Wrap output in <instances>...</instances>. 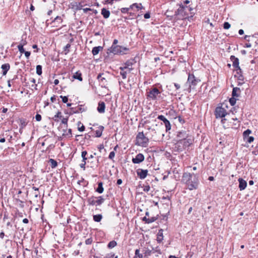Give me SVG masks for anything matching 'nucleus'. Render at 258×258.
Here are the masks:
<instances>
[{
  "instance_id": "f03ea898",
  "label": "nucleus",
  "mask_w": 258,
  "mask_h": 258,
  "mask_svg": "<svg viewBox=\"0 0 258 258\" xmlns=\"http://www.w3.org/2000/svg\"><path fill=\"white\" fill-rule=\"evenodd\" d=\"M200 82V80L196 79L194 75L189 74L186 82V85L188 86L187 89L188 92L190 93L192 89H194L196 86Z\"/></svg>"
},
{
  "instance_id": "bf43d9fd",
  "label": "nucleus",
  "mask_w": 258,
  "mask_h": 258,
  "mask_svg": "<svg viewBox=\"0 0 258 258\" xmlns=\"http://www.w3.org/2000/svg\"><path fill=\"white\" fill-rule=\"evenodd\" d=\"M174 86L175 87L176 89L177 90H178L179 89H180V85H179L178 84H177V83H174Z\"/></svg>"
},
{
  "instance_id": "0eeeda50",
  "label": "nucleus",
  "mask_w": 258,
  "mask_h": 258,
  "mask_svg": "<svg viewBox=\"0 0 258 258\" xmlns=\"http://www.w3.org/2000/svg\"><path fill=\"white\" fill-rule=\"evenodd\" d=\"M192 143V140L191 137H187L184 140H182V141H177V145L180 147V145H182V148L179 149L181 151L183 149H185V148L188 147L190 145H191Z\"/></svg>"
},
{
  "instance_id": "a18cd8bd",
  "label": "nucleus",
  "mask_w": 258,
  "mask_h": 258,
  "mask_svg": "<svg viewBox=\"0 0 258 258\" xmlns=\"http://www.w3.org/2000/svg\"><path fill=\"white\" fill-rule=\"evenodd\" d=\"M81 124V122H78V130L80 132H83L85 130V126L83 124H82L81 126H79L80 124Z\"/></svg>"
},
{
  "instance_id": "69168bd1",
  "label": "nucleus",
  "mask_w": 258,
  "mask_h": 258,
  "mask_svg": "<svg viewBox=\"0 0 258 258\" xmlns=\"http://www.w3.org/2000/svg\"><path fill=\"white\" fill-rule=\"evenodd\" d=\"M97 78H98V80H101V81H102L103 79H104L102 77V76L100 74H99Z\"/></svg>"
},
{
  "instance_id": "6e6552de",
  "label": "nucleus",
  "mask_w": 258,
  "mask_h": 258,
  "mask_svg": "<svg viewBox=\"0 0 258 258\" xmlns=\"http://www.w3.org/2000/svg\"><path fill=\"white\" fill-rule=\"evenodd\" d=\"M188 188L190 190L196 189L198 186V179L196 177V175L194 174L192 177L186 184Z\"/></svg>"
},
{
  "instance_id": "5fc2aeb1",
  "label": "nucleus",
  "mask_w": 258,
  "mask_h": 258,
  "mask_svg": "<svg viewBox=\"0 0 258 258\" xmlns=\"http://www.w3.org/2000/svg\"><path fill=\"white\" fill-rule=\"evenodd\" d=\"M92 240L91 239L88 238L86 240L85 243L86 244H90L92 242Z\"/></svg>"
},
{
  "instance_id": "3c124183",
  "label": "nucleus",
  "mask_w": 258,
  "mask_h": 258,
  "mask_svg": "<svg viewBox=\"0 0 258 258\" xmlns=\"http://www.w3.org/2000/svg\"><path fill=\"white\" fill-rule=\"evenodd\" d=\"M35 119L37 121H40L41 120V116L39 114H37L35 116Z\"/></svg>"
},
{
  "instance_id": "dca6fc26",
  "label": "nucleus",
  "mask_w": 258,
  "mask_h": 258,
  "mask_svg": "<svg viewBox=\"0 0 258 258\" xmlns=\"http://www.w3.org/2000/svg\"><path fill=\"white\" fill-rule=\"evenodd\" d=\"M239 181V188L240 190H244L246 186H247V182L245 180L243 179L242 178H239L238 179Z\"/></svg>"
},
{
  "instance_id": "c9c22d12",
  "label": "nucleus",
  "mask_w": 258,
  "mask_h": 258,
  "mask_svg": "<svg viewBox=\"0 0 258 258\" xmlns=\"http://www.w3.org/2000/svg\"><path fill=\"white\" fill-rule=\"evenodd\" d=\"M71 47V44L68 43L67 44L66 46L63 48V51H64V54H67L70 51L69 48Z\"/></svg>"
},
{
  "instance_id": "f8f14e48",
  "label": "nucleus",
  "mask_w": 258,
  "mask_h": 258,
  "mask_svg": "<svg viewBox=\"0 0 258 258\" xmlns=\"http://www.w3.org/2000/svg\"><path fill=\"white\" fill-rule=\"evenodd\" d=\"M145 157L143 154L139 153L136 155L135 158L132 159V162L134 164H139L144 160Z\"/></svg>"
},
{
  "instance_id": "2eb2a0df",
  "label": "nucleus",
  "mask_w": 258,
  "mask_h": 258,
  "mask_svg": "<svg viewBox=\"0 0 258 258\" xmlns=\"http://www.w3.org/2000/svg\"><path fill=\"white\" fill-rule=\"evenodd\" d=\"M193 175V174H190L189 173H184L182 176V180L186 184L189 180L192 177Z\"/></svg>"
},
{
  "instance_id": "c85d7f7f",
  "label": "nucleus",
  "mask_w": 258,
  "mask_h": 258,
  "mask_svg": "<svg viewBox=\"0 0 258 258\" xmlns=\"http://www.w3.org/2000/svg\"><path fill=\"white\" fill-rule=\"evenodd\" d=\"M62 117L61 115V112L60 111H58L56 115L54 116V117L52 118L53 120L55 121L58 122V118H61Z\"/></svg>"
},
{
  "instance_id": "e433bc0d",
  "label": "nucleus",
  "mask_w": 258,
  "mask_h": 258,
  "mask_svg": "<svg viewBox=\"0 0 258 258\" xmlns=\"http://www.w3.org/2000/svg\"><path fill=\"white\" fill-rule=\"evenodd\" d=\"M85 111V109L84 108H82V106H81L76 108V110L75 111V113H79L80 112H82Z\"/></svg>"
},
{
  "instance_id": "423d86ee",
  "label": "nucleus",
  "mask_w": 258,
  "mask_h": 258,
  "mask_svg": "<svg viewBox=\"0 0 258 258\" xmlns=\"http://www.w3.org/2000/svg\"><path fill=\"white\" fill-rule=\"evenodd\" d=\"M129 51V48L120 45H116L114 46V55H123L127 54Z\"/></svg>"
},
{
  "instance_id": "4468645a",
  "label": "nucleus",
  "mask_w": 258,
  "mask_h": 258,
  "mask_svg": "<svg viewBox=\"0 0 258 258\" xmlns=\"http://www.w3.org/2000/svg\"><path fill=\"white\" fill-rule=\"evenodd\" d=\"M187 137H188V136L185 131L179 132L177 133V138L178 139V141H182V140H184Z\"/></svg>"
},
{
  "instance_id": "680f3d73",
  "label": "nucleus",
  "mask_w": 258,
  "mask_h": 258,
  "mask_svg": "<svg viewBox=\"0 0 258 258\" xmlns=\"http://www.w3.org/2000/svg\"><path fill=\"white\" fill-rule=\"evenodd\" d=\"M84 163H82L80 164V167L82 168H84L85 169V164L86 163V162L85 161V162H83Z\"/></svg>"
},
{
  "instance_id": "393cba45",
  "label": "nucleus",
  "mask_w": 258,
  "mask_h": 258,
  "mask_svg": "<svg viewBox=\"0 0 258 258\" xmlns=\"http://www.w3.org/2000/svg\"><path fill=\"white\" fill-rule=\"evenodd\" d=\"M142 6V4H137V3H135L134 4H133L132 5H131L130 6V8H131V9L132 10H135V9H136L137 11H139L140 9H141V6Z\"/></svg>"
},
{
  "instance_id": "4d7b16f0",
  "label": "nucleus",
  "mask_w": 258,
  "mask_h": 258,
  "mask_svg": "<svg viewBox=\"0 0 258 258\" xmlns=\"http://www.w3.org/2000/svg\"><path fill=\"white\" fill-rule=\"evenodd\" d=\"M150 187L149 185H147V186H145L144 188V191H149L150 190Z\"/></svg>"
},
{
  "instance_id": "09e8293b",
  "label": "nucleus",
  "mask_w": 258,
  "mask_h": 258,
  "mask_svg": "<svg viewBox=\"0 0 258 258\" xmlns=\"http://www.w3.org/2000/svg\"><path fill=\"white\" fill-rule=\"evenodd\" d=\"M60 97L62 98V101L63 103H67L68 102V98L67 96H60Z\"/></svg>"
},
{
  "instance_id": "4c0bfd02",
  "label": "nucleus",
  "mask_w": 258,
  "mask_h": 258,
  "mask_svg": "<svg viewBox=\"0 0 258 258\" xmlns=\"http://www.w3.org/2000/svg\"><path fill=\"white\" fill-rule=\"evenodd\" d=\"M87 155V152L86 151H84L82 152L81 156L83 158V162L86 161V160L87 159V158L86 157V156Z\"/></svg>"
},
{
  "instance_id": "aec40b11",
  "label": "nucleus",
  "mask_w": 258,
  "mask_h": 258,
  "mask_svg": "<svg viewBox=\"0 0 258 258\" xmlns=\"http://www.w3.org/2000/svg\"><path fill=\"white\" fill-rule=\"evenodd\" d=\"M157 218L155 217H152L151 218H147L146 216H145L143 218V221H145L146 223H151L156 220Z\"/></svg>"
},
{
  "instance_id": "4be33fe9",
  "label": "nucleus",
  "mask_w": 258,
  "mask_h": 258,
  "mask_svg": "<svg viewBox=\"0 0 258 258\" xmlns=\"http://www.w3.org/2000/svg\"><path fill=\"white\" fill-rule=\"evenodd\" d=\"M102 49L101 46H97L93 47L92 53L93 55H96L98 54L99 52Z\"/></svg>"
},
{
  "instance_id": "a211bd4d",
  "label": "nucleus",
  "mask_w": 258,
  "mask_h": 258,
  "mask_svg": "<svg viewBox=\"0 0 258 258\" xmlns=\"http://www.w3.org/2000/svg\"><path fill=\"white\" fill-rule=\"evenodd\" d=\"M1 68L3 70V75L5 76L10 70V66L9 63H5L2 66Z\"/></svg>"
},
{
  "instance_id": "bb28decb",
  "label": "nucleus",
  "mask_w": 258,
  "mask_h": 258,
  "mask_svg": "<svg viewBox=\"0 0 258 258\" xmlns=\"http://www.w3.org/2000/svg\"><path fill=\"white\" fill-rule=\"evenodd\" d=\"M103 126H100L99 129L95 131V135L97 137H100L102 135V132L103 129Z\"/></svg>"
},
{
  "instance_id": "58836bf2",
  "label": "nucleus",
  "mask_w": 258,
  "mask_h": 258,
  "mask_svg": "<svg viewBox=\"0 0 258 258\" xmlns=\"http://www.w3.org/2000/svg\"><path fill=\"white\" fill-rule=\"evenodd\" d=\"M256 38L257 39V37L256 35H252V36H249V35H245L244 36V39L248 42H249V38Z\"/></svg>"
},
{
  "instance_id": "39448f33",
  "label": "nucleus",
  "mask_w": 258,
  "mask_h": 258,
  "mask_svg": "<svg viewBox=\"0 0 258 258\" xmlns=\"http://www.w3.org/2000/svg\"><path fill=\"white\" fill-rule=\"evenodd\" d=\"M104 199L101 197H91L87 200V202L89 205L99 206L104 202Z\"/></svg>"
},
{
  "instance_id": "c03bdc74",
  "label": "nucleus",
  "mask_w": 258,
  "mask_h": 258,
  "mask_svg": "<svg viewBox=\"0 0 258 258\" xmlns=\"http://www.w3.org/2000/svg\"><path fill=\"white\" fill-rule=\"evenodd\" d=\"M230 24L227 22H225L223 24V27L225 29H228L229 28H230Z\"/></svg>"
},
{
  "instance_id": "8fccbe9b",
  "label": "nucleus",
  "mask_w": 258,
  "mask_h": 258,
  "mask_svg": "<svg viewBox=\"0 0 258 258\" xmlns=\"http://www.w3.org/2000/svg\"><path fill=\"white\" fill-rule=\"evenodd\" d=\"M100 258H113V254L110 253L107 254L105 256L103 257H100Z\"/></svg>"
},
{
  "instance_id": "e2e57ef3",
  "label": "nucleus",
  "mask_w": 258,
  "mask_h": 258,
  "mask_svg": "<svg viewBox=\"0 0 258 258\" xmlns=\"http://www.w3.org/2000/svg\"><path fill=\"white\" fill-rule=\"evenodd\" d=\"M33 48L36 49V50H35V52H37L38 51V49L37 48V45L36 44H34L32 46Z\"/></svg>"
},
{
  "instance_id": "37998d69",
  "label": "nucleus",
  "mask_w": 258,
  "mask_h": 258,
  "mask_svg": "<svg viewBox=\"0 0 258 258\" xmlns=\"http://www.w3.org/2000/svg\"><path fill=\"white\" fill-rule=\"evenodd\" d=\"M18 48L21 53H23L25 51L23 48V46L21 44H20L18 46Z\"/></svg>"
},
{
  "instance_id": "7c9ffc66",
  "label": "nucleus",
  "mask_w": 258,
  "mask_h": 258,
  "mask_svg": "<svg viewBox=\"0 0 258 258\" xmlns=\"http://www.w3.org/2000/svg\"><path fill=\"white\" fill-rule=\"evenodd\" d=\"M75 4H76V10H81L83 7V2H81L80 3H77L75 2Z\"/></svg>"
},
{
  "instance_id": "0e129e2a",
  "label": "nucleus",
  "mask_w": 258,
  "mask_h": 258,
  "mask_svg": "<svg viewBox=\"0 0 258 258\" xmlns=\"http://www.w3.org/2000/svg\"><path fill=\"white\" fill-rule=\"evenodd\" d=\"M109 158L110 159H113V151L110 152L109 155Z\"/></svg>"
},
{
  "instance_id": "72a5a7b5",
  "label": "nucleus",
  "mask_w": 258,
  "mask_h": 258,
  "mask_svg": "<svg viewBox=\"0 0 258 258\" xmlns=\"http://www.w3.org/2000/svg\"><path fill=\"white\" fill-rule=\"evenodd\" d=\"M251 130L247 129L246 131H245L243 133V136L244 139H245L246 138L248 137L249 135L251 134Z\"/></svg>"
},
{
  "instance_id": "f704fd0d",
  "label": "nucleus",
  "mask_w": 258,
  "mask_h": 258,
  "mask_svg": "<svg viewBox=\"0 0 258 258\" xmlns=\"http://www.w3.org/2000/svg\"><path fill=\"white\" fill-rule=\"evenodd\" d=\"M36 73L38 75H41L42 74V67L40 65H37L36 66Z\"/></svg>"
},
{
  "instance_id": "ea45409f",
  "label": "nucleus",
  "mask_w": 258,
  "mask_h": 258,
  "mask_svg": "<svg viewBox=\"0 0 258 258\" xmlns=\"http://www.w3.org/2000/svg\"><path fill=\"white\" fill-rule=\"evenodd\" d=\"M113 52V45H112L110 48L108 49L107 54V55L105 56V59H107V57L109 56V54Z\"/></svg>"
},
{
  "instance_id": "f257e3e1",
  "label": "nucleus",
  "mask_w": 258,
  "mask_h": 258,
  "mask_svg": "<svg viewBox=\"0 0 258 258\" xmlns=\"http://www.w3.org/2000/svg\"><path fill=\"white\" fill-rule=\"evenodd\" d=\"M179 6V8L175 12L174 20L177 21L187 19L188 20H190L192 19L194 13L191 12V16H188L187 11L191 12L193 10V9L187 6H184L182 4H180Z\"/></svg>"
},
{
  "instance_id": "f3484780",
  "label": "nucleus",
  "mask_w": 258,
  "mask_h": 258,
  "mask_svg": "<svg viewBox=\"0 0 258 258\" xmlns=\"http://www.w3.org/2000/svg\"><path fill=\"white\" fill-rule=\"evenodd\" d=\"M105 108V105L104 102H100L98 104V106L97 107V110L99 113H102L104 112Z\"/></svg>"
},
{
  "instance_id": "c756f323",
  "label": "nucleus",
  "mask_w": 258,
  "mask_h": 258,
  "mask_svg": "<svg viewBox=\"0 0 258 258\" xmlns=\"http://www.w3.org/2000/svg\"><path fill=\"white\" fill-rule=\"evenodd\" d=\"M49 163H50V166L52 168H54L57 166V162L53 159L49 160Z\"/></svg>"
},
{
  "instance_id": "5701e85b",
  "label": "nucleus",
  "mask_w": 258,
  "mask_h": 258,
  "mask_svg": "<svg viewBox=\"0 0 258 258\" xmlns=\"http://www.w3.org/2000/svg\"><path fill=\"white\" fill-rule=\"evenodd\" d=\"M73 79H77L80 81H82L83 79L82 77V74L79 72H77L73 76Z\"/></svg>"
},
{
  "instance_id": "412c9836",
  "label": "nucleus",
  "mask_w": 258,
  "mask_h": 258,
  "mask_svg": "<svg viewBox=\"0 0 258 258\" xmlns=\"http://www.w3.org/2000/svg\"><path fill=\"white\" fill-rule=\"evenodd\" d=\"M240 92V90L238 87H234L233 89L232 95L233 97H238Z\"/></svg>"
},
{
  "instance_id": "6ab92c4d",
  "label": "nucleus",
  "mask_w": 258,
  "mask_h": 258,
  "mask_svg": "<svg viewBox=\"0 0 258 258\" xmlns=\"http://www.w3.org/2000/svg\"><path fill=\"white\" fill-rule=\"evenodd\" d=\"M163 230H159L157 235V241L158 243H161L163 239Z\"/></svg>"
},
{
  "instance_id": "2f4dec72",
  "label": "nucleus",
  "mask_w": 258,
  "mask_h": 258,
  "mask_svg": "<svg viewBox=\"0 0 258 258\" xmlns=\"http://www.w3.org/2000/svg\"><path fill=\"white\" fill-rule=\"evenodd\" d=\"M119 69L121 70L120 74L122 76V78L125 79L126 77L127 74L126 71H124V68L120 67Z\"/></svg>"
},
{
  "instance_id": "20e7f679",
  "label": "nucleus",
  "mask_w": 258,
  "mask_h": 258,
  "mask_svg": "<svg viewBox=\"0 0 258 258\" xmlns=\"http://www.w3.org/2000/svg\"><path fill=\"white\" fill-rule=\"evenodd\" d=\"M147 94L148 99L152 100H158L161 97V92L156 87L152 88Z\"/></svg>"
},
{
  "instance_id": "774afa93",
  "label": "nucleus",
  "mask_w": 258,
  "mask_h": 258,
  "mask_svg": "<svg viewBox=\"0 0 258 258\" xmlns=\"http://www.w3.org/2000/svg\"><path fill=\"white\" fill-rule=\"evenodd\" d=\"M5 236V233L3 232H1L0 233V237L2 239H3Z\"/></svg>"
},
{
  "instance_id": "7ed1b4c3",
  "label": "nucleus",
  "mask_w": 258,
  "mask_h": 258,
  "mask_svg": "<svg viewBox=\"0 0 258 258\" xmlns=\"http://www.w3.org/2000/svg\"><path fill=\"white\" fill-rule=\"evenodd\" d=\"M148 142V138L145 136L143 132L138 134L136 137V145L146 147L147 146Z\"/></svg>"
},
{
  "instance_id": "49530a36",
  "label": "nucleus",
  "mask_w": 258,
  "mask_h": 258,
  "mask_svg": "<svg viewBox=\"0 0 258 258\" xmlns=\"http://www.w3.org/2000/svg\"><path fill=\"white\" fill-rule=\"evenodd\" d=\"M62 21V19L59 16H57L55 19H54V22H58V23H61Z\"/></svg>"
},
{
  "instance_id": "6e6d98bb",
  "label": "nucleus",
  "mask_w": 258,
  "mask_h": 258,
  "mask_svg": "<svg viewBox=\"0 0 258 258\" xmlns=\"http://www.w3.org/2000/svg\"><path fill=\"white\" fill-rule=\"evenodd\" d=\"M61 122L63 124H67L68 122V119L66 118H63L61 120Z\"/></svg>"
},
{
  "instance_id": "ddd939ff",
  "label": "nucleus",
  "mask_w": 258,
  "mask_h": 258,
  "mask_svg": "<svg viewBox=\"0 0 258 258\" xmlns=\"http://www.w3.org/2000/svg\"><path fill=\"white\" fill-rule=\"evenodd\" d=\"M148 171L142 169H138L137 170V174L139 176L140 179H144L146 177L148 174Z\"/></svg>"
},
{
  "instance_id": "79ce46f5",
  "label": "nucleus",
  "mask_w": 258,
  "mask_h": 258,
  "mask_svg": "<svg viewBox=\"0 0 258 258\" xmlns=\"http://www.w3.org/2000/svg\"><path fill=\"white\" fill-rule=\"evenodd\" d=\"M234 97H233L232 98H231L230 99H229V102L230 103V104L232 105V106H233L235 105V104L236 103V99L235 98H234Z\"/></svg>"
},
{
  "instance_id": "de8ad7c7",
  "label": "nucleus",
  "mask_w": 258,
  "mask_h": 258,
  "mask_svg": "<svg viewBox=\"0 0 258 258\" xmlns=\"http://www.w3.org/2000/svg\"><path fill=\"white\" fill-rule=\"evenodd\" d=\"M131 10V8H124L121 9V12L123 13H128V11Z\"/></svg>"
},
{
  "instance_id": "864d4df0",
  "label": "nucleus",
  "mask_w": 258,
  "mask_h": 258,
  "mask_svg": "<svg viewBox=\"0 0 258 258\" xmlns=\"http://www.w3.org/2000/svg\"><path fill=\"white\" fill-rule=\"evenodd\" d=\"M25 54V56L27 58H29L30 55V51H25V52L23 53Z\"/></svg>"
},
{
  "instance_id": "cd10ccee",
  "label": "nucleus",
  "mask_w": 258,
  "mask_h": 258,
  "mask_svg": "<svg viewBox=\"0 0 258 258\" xmlns=\"http://www.w3.org/2000/svg\"><path fill=\"white\" fill-rule=\"evenodd\" d=\"M96 191L99 194H101L103 192V187L102 183L101 182L98 183V186L97 189H96Z\"/></svg>"
},
{
  "instance_id": "a19ab883",
  "label": "nucleus",
  "mask_w": 258,
  "mask_h": 258,
  "mask_svg": "<svg viewBox=\"0 0 258 258\" xmlns=\"http://www.w3.org/2000/svg\"><path fill=\"white\" fill-rule=\"evenodd\" d=\"M137 256L139 258H143V255L140 253V250L139 249H136L135 251V258H136Z\"/></svg>"
},
{
  "instance_id": "9b49d317",
  "label": "nucleus",
  "mask_w": 258,
  "mask_h": 258,
  "mask_svg": "<svg viewBox=\"0 0 258 258\" xmlns=\"http://www.w3.org/2000/svg\"><path fill=\"white\" fill-rule=\"evenodd\" d=\"M158 119H159L160 120H162L165 126L166 127V131L167 132L171 129V124L168 120H167L165 117L162 115H159L158 116Z\"/></svg>"
},
{
  "instance_id": "1a4fd4ad",
  "label": "nucleus",
  "mask_w": 258,
  "mask_h": 258,
  "mask_svg": "<svg viewBox=\"0 0 258 258\" xmlns=\"http://www.w3.org/2000/svg\"><path fill=\"white\" fill-rule=\"evenodd\" d=\"M227 114L226 110L222 107H217L215 109V115L216 118H222Z\"/></svg>"
},
{
  "instance_id": "b1692460",
  "label": "nucleus",
  "mask_w": 258,
  "mask_h": 258,
  "mask_svg": "<svg viewBox=\"0 0 258 258\" xmlns=\"http://www.w3.org/2000/svg\"><path fill=\"white\" fill-rule=\"evenodd\" d=\"M135 61H134V59H130L128 60L125 62V66L124 67V69H126L129 68L130 67H132L134 63H135Z\"/></svg>"
},
{
  "instance_id": "603ef678",
  "label": "nucleus",
  "mask_w": 258,
  "mask_h": 258,
  "mask_svg": "<svg viewBox=\"0 0 258 258\" xmlns=\"http://www.w3.org/2000/svg\"><path fill=\"white\" fill-rule=\"evenodd\" d=\"M254 140V138L253 137H247V142H248L249 143H250L251 142H252Z\"/></svg>"
},
{
  "instance_id": "338daca9",
  "label": "nucleus",
  "mask_w": 258,
  "mask_h": 258,
  "mask_svg": "<svg viewBox=\"0 0 258 258\" xmlns=\"http://www.w3.org/2000/svg\"><path fill=\"white\" fill-rule=\"evenodd\" d=\"M245 47H251V44L250 43H246L245 44Z\"/></svg>"
},
{
  "instance_id": "473e14b6",
  "label": "nucleus",
  "mask_w": 258,
  "mask_h": 258,
  "mask_svg": "<svg viewBox=\"0 0 258 258\" xmlns=\"http://www.w3.org/2000/svg\"><path fill=\"white\" fill-rule=\"evenodd\" d=\"M102 215H96L93 216V220L96 222H100L102 219Z\"/></svg>"
},
{
  "instance_id": "052dcab7",
  "label": "nucleus",
  "mask_w": 258,
  "mask_h": 258,
  "mask_svg": "<svg viewBox=\"0 0 258 258\" xmlns=\"http://www.w3.org/2000/svg\"><path fill=\"white\" fill-rule=\"evenodd\" d=\"M108 246L109 247V248H112L113 247V241H111L109 242V243H108Z\"/></svg>"
},
{
  "instance_id": "a878e982",
  "label": "nucleus",
  "mask_w": 258,
  "mask_h": 258,
  "mask_svg": "<svg viewBox=\"0 0 258 258\" xmlns=\"http://www.w3.org/2000/svg\"><path fill=\"white\" fill-rule=\"evenodd\" d=\"M101 14L103 16L104 18H107L109 17L110 15V12L109 11L106 9L103 8L102 9Z\"/></svg>"
},
{
  "instance_id": "9d476101",
  "label": "nucleus",
  "mask_w": 258,
  "mask_h": 258,
  "mask_svg": "<svg viewBox=\"0 0 258 258\" xmlns=\"http://www.w3.org/2000/svg\"><path fill=\"white\" fill-rule=\"evenodd\" d=\"M230 59L233 62V66L234 68L236 69V71H239V72H237V74H239L240 73H241V70L239 66V59L238 58L236 57L234 55H231L230 56Z\"/></svg>"
},
{
  "instance_id": "13d9d810",
  "label": "nucleus",
  "mask_w": 258,
  "mask_h": 258,
  "mask_svg": "<svg viewBox=\"0 0 258 258\" xmlns=\"http://www.w3.org/2000/svg\"><path fill=\"white\" fill-rule=\"evenodd\" d=\"M144 18L145 19H149L150 18V15L149 13H147L144 15Z\"/></svg>"
}]
</instances>
